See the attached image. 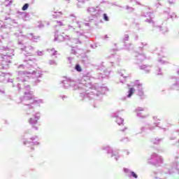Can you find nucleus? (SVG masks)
Wrapping results in <instances>:
<instances>
[{"label":"nucleus","mask_w":179,"mask_h":179,"mask_svg":"<svg viewBox=\"0 0 179 179\" xmlns=\"http://www.w3.org/2000/svg\"><path fill=\"white\" fill-rule=\"evenodd\" d=\"M116 122L118 124V125H122V124H124V119L121 117H117Z\"/></svg>","instance_id":"nucleus-1"},{"label":"nucleus","mask_w":179,"mask_h":179,"mask_svg":"<svg viewBox=\"0 0 179 179\" xmlns=\"http://www.w3.org/2000/svg\"><path fill=\"white\" fill-rule=\"evenodd\" d=\"M134 93H135V89L130 88L129 90V94L127 95V97H131L132 94H134Z\"/></svg>","instance_id":"nucleus-2"},{"label":"nucleus","mask_w":179,"mask_h":179,"mask_svg":"<svg viewBox=\"0 0 179 179\" xmlns=\"http://www.w3.org/2000/svg\"><path fill=\"white\" fill-rule=\"evenodd\" d=\"M76 69L78 71V72H82V68L80 67V66L79 64H77L76 66Z\"/></svg>","instance_id":"nucleus-3"},{"label":"nucleus","mask_w":179,"mask_h":179,"mask_svg":"<svg viewBox=\"0 0 179 179\" xmlns=\"http://www.w3.org/2000/svg\"><path fill=\"white\" fill-rule=\"evenodd\" d=\"M27 8H29V4L28 3H25L23 7H22V10H27Z\"/></svg>","instance_id":"nucleus-4"},{"label":"nucleus","mask_w":179,"mask_h":179,"mask_svg":"<svg viewBox=\"0 0 179 179\" xmlns=\"http://www.w3.org/2000/svg\"><path fill=\"white\" fill-rule=\"evenodd\" d=\"M103 19L106 22H108L109 19H108V16H107V14L106 13L103 14Z\"/></svg>","instance_id":"nucleus-5"},{"label":"nucleus","mask_w":179,"mask_h":179,"mask_svg":"<svg viewBox=\"0 0 179 179\" xmlns=\"http://www.w3.org/2000/svg\"><path fill=\"white\" fill-rule=\"evenodd\" d=\"M131 174L132 177H134V178H138V175H136V173H135V172L131 171Z\"/></svg>","instance_id":"nucleus-6"},{"label":"nucleus","mask_w":179,"mask_h":179,"mask_svg":"<svg viewBox=\"0 0 179 179\" xmlns=\"http://www.w3.org/2000/svg\"><path fill=\"white\" fill-rule=\"evenodd\" d=\"M124 171L125 173H128V169H124Z\"/></svg>","instance_id":"nucleus-7"},{"label":"nucleus","mask_w":179,"mask_h":179,"mask_svg":"<svg viewBox=\"0 0 179 179\" xmlns=\"http://www.w3.org/2000/svg\"><path fill=\"white\" fill-rule=\"evenodd\" d=\"M138 86H142V85H138Z\"/></svg>","instance_id":"nucleus-8"},{"label":"nucleus","mask_w":179,"mask_h":179,"mask_svg":"<svg viewBox=\"0 0 179 179\" xmlns=\"http://www.w3.org/2000/svg\"><path fill=\"white\" fill-rule=\"evenodd\" d=\"M6 1H9V0H6Z\"/></svg>","instance_id":"nucleus-9"}]
</instances>
